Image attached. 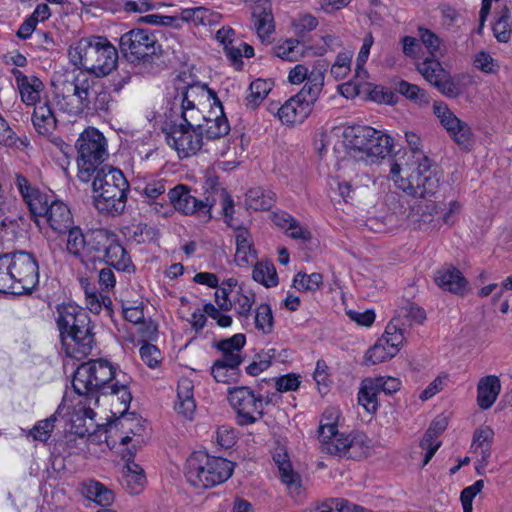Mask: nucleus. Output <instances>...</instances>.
Returning a JSON list of instances; mask_svg holds the SVG:
<instances>
[{"label": "nucleus", "mask_w": 512, "mask_h": 512, "mask_svg": "<svg viewBox=\"0 0 512 512\" xmlns=\"http://www.w3.org/2000/svg\"><path fill=\"white\" fill-rule=\"evenodd\" d=\"M128 383L124 372L102 358L81 364L72 380L73 389L79 397L96 406L100 395L110 396L119 404V413L125 412L132 400Z\"/></svg>", "instance_id": "1"}, {"label": "nucleus", "mask_w": 512, "mask_h": 512, "mask_svg": "<svg viewBox=\"0 0 512 512\" xmlns=\"http://www.w3.org/2000/svg\"><path fill=\"white\" fill-rule=\"evenodd\" d=\"M181 118L183 123L173 124L165 132L167 144L174 149L179 158L196 155L206 145L200 132L203 106L211 94L205 85H191L181 92Z\"/></svg>", "instance_id": "2"}, {"label": "nucleus", "mask_w": 512, "mask_h": 512, "mask_svg": "<svg viewBox=\"0 0 512 512\" xmlns=\"http://www.w3.org/2000/svg\"><path fill=\"white\" fill-rule=\"evenodd\" d=\"M341 146L345 155L340 159V168L347 169L354 162L374 163L385 158L393 147V139L369 126H349L343 129Z\"/></svg>", "instance_id": "3"}, {"label": "nucleus", "mask_w": 512, "mask_h": 512, "mask_svg": "<svg viewBox=\"0 0 512 512\" xmlns=\"http://www.w3.org/2000/svg\"><path fill=\"white\" fill-rule=\"evenodd\" d=\"M56 313L66 354L78 360L90 355L96 343L88 313L74 303L58 305Z\"/></svg>", "instance_id": "4"}, {"label": "nucleus", "mask_w": 512, "mask_h": 512, "mask_svg": "<svg viewBox=\"0 0 512 512\" xmlns=\"http://www.w3.org/2000/svg\"><path fill=\"white\" fill-rule=\"evenodd\" d=\"M71 63L81 72L96 77L110 74L117 66V49L105 37L91 36L80 39L68 52Z\"/></svg>", "instance_id": "5"}, {"label": "nucleus", "mask_w": 512, "mask_h": 512, "mask_svg": "<svg viewBox=\"0 0 512 512\" xmlns=\"http://www.w3.org/2000/svg\"><path fill=\"white\" fill-rule=\"evenodd\" d=\"M92 191L94 205L100 213L118 216L124 212L129 183L120 169L103 165L95 170Z\"/></svg>", "instance_id": "6"}, {"label": "nucleus", "mask_w": 512, "mask_h": 512, "mask_svg": "<svg viewBox=\"0 0 512 512\" xmlns=\"http://www.w3.org/2000/svg\"><path fill=\"white\" fill-rule=\"evenodd\" d=\"M420 161H410L403 168L399 163L390 162V177L408 195L425 198L434 195L439 188V178L430 159L425 155H418Z\"/></svg>", "instance_id": "7"}, {"label": "nucleus", "mask_w": 512, "mask_h": 512, "mask_svg": "<svg viewBox=\"0 0 512 512\" xmlns=\"http://www.w3.org/2000/svg\"><path fill=\"white\" fill-rule=\"evenodd\" d=\"M233 470L231 461L195 451L186 460L185 477L192 486L207 489L227 481Z\"/></svg>", "instance_id": "8"}, {"label": "nucleus", "mask_w": 512, "mask_h": 512, "mask_svg": "<svg viewBox=\"0 0 512 512\" xmlns=\"http://www.w3.org/2000/svg\"><path fill=\"white\" fill-rule=\"evenodd\" d=\"M78 178L89 182L95 170L108 158L107 140L95 128L85 129L76 142Z\"/></svg>", "instance_id": "9"}, {"label": "nucleus", "mask_w": 512, "mask_h": 512, "mask_svg": "<svg viewBox=\"0 0 512 512\" xmlns=\"http://www.w3.org/2000/svg\"><path fill=\"white\" fill-rule=\"evenodd\" d=\"M228 400L237 414V422L240 425H251L260 420L264 415V406L269 400H264L262 395L256 394L251 388L240 386L229 389Z\"/></svg>", "instance_id": "10"}, {"label": "nucleus", "mask_w": 512, "mask_h": 512, "mask_svg": "<svg viewBox=\"0 0 512 512\" xmlns=\"http://www.w3.org/2000/svg\"><path fill=\"white\" fill-rule=\"evenodd\" d=\"M154 34L145 29H133L124 33L120 38V49L132 63L148 62L156 51Z\"/></svg>", "instance_id": "11"}, {"label": "nucleus", "mask_w": 512, "mask_h": 512, "mask_svg": "<svg viewBox=\"0 0 512 512\" xmlns=\"http://www.w3.org/2000/svg\"><path fill=\"white\" fill-rule=\"evenodd\" d=\"M398 322L390 321L384 334L370 347L364 356V362L375 365L395 357L402 348L405 335L399 332Z\"/></svg>", "instance_id": "12"}, {"label": "nucleus", "mask_w": 512, "mask_h": 512, "mask_svg": "<svg viewBox=\"0 0 512 512\" xmlns=\"http://www.w3.org/2000/svg\"><path fill=\"white\" fill-rule=\"evenodd\" d=\"M210 99L203 106V118L201 119L200 132L204 135L205 142L226 136L230 131V125L224 114L223 106L216 93L208 88Z\"/></svg>", "instance_id": "13"}, {"label": "nucleus", "mask_w": 512, "mask_h": 512, "mask_svg": "<svg viewBox=\"0 0 512 512\" xmlns=\"http://www.w3.org/2000/svg\"><path fill=\"white\" fill-rule=\"evenodd\" d=\"M319 440L323 453L351 459L361 457L365 454L364 448L368 447L364 446L363 437L351 438L349 435L339 432V430L324 431Z\"/></svg>", "instance_id": "14"}, {"label": "nucleus", "mask_w": 512, "mask_h": 512, "mask_svg": "<svg viewBox=\"0 0 512 512\" xmlns=\"http://www.w3.org/2000/svg\"><path fill=\"white\" fill-rule=\"evenodd\" d=\"M219 197L221 199L222 212L225 218V222L229 226L237 229V233L235 236V261L240 266L248 265L252 263L256 258L255 251L252 249L251 235L247 229L240 228L234 223V219L232 216L234 212L233 200L227 194V192L225 190H221L219 193Z\"/></svg>", "instance_id": "15"}, {"label": "nucleus", "mask_w": 512, "mask_h": 512, "mask_svg": "<svg viewBox=\"0 0 512 512\" xmlns=\"http://www.w3.org/2000/svg\"><path fill=\"white\" fill-rule=\"evenodd\" d=\"M433 113L447 131L451 139L463 150H469L474 143L471 127L460 120L444 102L433 104Z\"/></svg>", "instance_id": "16"}, {"label": "nucleus", "mask_w": 512, "mask_h": 512, "mask_svg": "<svg viewBox=\"0 0 512 512\" xmlns=\"http://www.w3.org/2000/svg\"><path fill=\"white\" fill-rule=\"evenodd\" d=\"M440 58L428 56L417 62L416 69L439 92L448 97H457L460 94V88L442 66Z\"/></svg>", "instance_id": "17"}, {"label": "nucleus", "mask_w": 512, "mask_h": 512, "mask_svg": "<svg viewBox=\"0 0 512 512\" xmlns=\"http://www.w3.org/2000/svg\"><path fill=\"white\" fill-rule=\"evenodd\" d=\"M168 198L173 212L178 211L184 215H197L204 221L211 218L210 210L214 205L207 198L205 201L197 199L191 194L190 189L183 184L176 185L168 192Z\"/></svg>", "instance_id": "18"}, {"label": "nucleus", "mask_w": 512, "mask_h": 512, "mask_svg": "<svg viewBox=\"0 0 512 512\" xmlns=\"http://www.w3.org/2000/svg\"><path fill=\"white\" fill-rule=\"evenodd\" d=\"M90 77L85 72H68L55 77L53 85L59 95L66 100L67 112L74 110L76 103L85 92Z\"/></svg>", "instance_id": "19"}, {"label": "nucleus", "mask_w": 512, "mask_h": 512, "mask_svg": "<svg viewBox=\"0 0 512 512\" xmlns=\"http://www.w3.org/2000/svg\"><path fill=\"white\" fill-rule=\"evenodd\" d=\"M8 264L16 284L20 285L19 291L31 290L38 283V264L32 254L17 252L11 257L8 256Z\"/></svg>", "instance_id": "20"}, {"label": "nucleus", "mask_w": 512, "mask_h": 512, "mask_svg": "<svg viewBox=\"0 0 512 512\" xmlns=\"http://www.w3.org/2000/svg\"><path fill=\"white\" fill-rule=\"evenodd\" d=\"M15 185L34 217H43L47 213L50 204L56 200L54 194L40 191L38 188L31 186L28 179L23 175H16Z\"/></svg>", "instance_id": "21"}, {"label": "nucleus", "mask_w": 512, "mask_h": 512, "mask_svg": "<svg viewBox=\"0 0 512 512\" xmlns=\"http://www.w3.org/2000/svg\"><path fill=\"white\" fill-rule=\"evenodd\" d=\"M111 95L104 88L97 85V83L90 78L88 86L80 97L79 103H76L74 110H70L69 114L78 115L81 113L92 114L96 112H106L109 108Z\"/></svg>", "instance_id": "22"}, {"label": "nucleus", "mask_w": 512, "mask_h": 512, "mask_svg": "<svg viewBox=\"0 0 512 512\" xmlns=\"http://www.w3.org/2000/svg\"><path fill=\"white\" fill-rule=\"evenodd\" d=\"M92 404L93 402H89V400L81 397L75 404L74 413L71 418V431L79 437H84L95 431L96 413L91 407Z\"/></svg>", "instance_id": "23"}, {"label": "nucleus", "mask_w": 512, "mask_h": 512, "mask_svg": "<svg viewBox=\"0 0 512 512\" xmlns=\"http://www.w3.org/2000/svg\"><path fill=\"white\" fill-rule=\"evenodd\" d=\"M271 112L277 111L280 121L284 124L302 123L311 113L312 108L304 98L297 95L288 99L281 107L271 106Z\"/></svg>", "instance_id": "24"}, {"label": "nucleus", "mask_w": 512, "mask_h": 512, "mask_svg": "<svg viewBox=\"0 0 512 512\" xmlns=\"http://www.w3.org/2000/svg\"><path fill=\"white\" fill-rule=\"evenodd\" d=\"M434 281L438 287L454 294H464L467 288V280L462 272L452 265H446L438 269L434 275Z\"/></svg>", "instance_id": "25"}, {"label": "nucleus", "mask_w": 512, "mask_h": 512, "mask_svg": "<svg viewBox=\"0 0 512 512\" xmlns=\"http://www.w3.org/2000/svg\"><path fill=\"white\" fill-rule=\"evenodd\" d=\"M43 218L46 220L49 227L59 234L65 233L69 228L74 226L70 209L64 202L57 199L50 204Z\"/></svg>", "instance_id": "26"}, {"label": "nucleus", "mask_w": 512, "mask_h": 512, "mask_svg": "<svg viewBox=\"0 0 512 512\" xmlns=\"http://www.w3.org/2000/svg\"><path fill=\"white\" fill-rule=\"evenodd\" d=\"M81 495L89 502L95 505H113L115 501L114 492L103 483L86 479L79 485Z\"/></svg>", "instance_id": "27"}, {"label": "nucleus", "mask_w": 512, "mask_h": 512, "mask_svg": "<svg viewBox=\"0 0 512 512\" xmlns=\"http://www.w3.org/2000/svg\"><path fill=\"white\" fill-rule=\"evenodd\" d=\"M447 420L444 416L436 417L425 432L420 447L426 451L423 466L427 465L441 445L439 435L446 429Z\"/></svg>", "instance_id": "28"}, {"label": "nucleus", "mask_w": 512, "mask_h": 512, "mask_svg": "<svg viewBox=\"0 0 512 512\" xmlns=\"http://www.w3.org/2000/svg\"><path fill=\"white\" fill-rule=\"evenodd\" d=\"M135 453V444L131 448H127V455L133 456ZM146 478L143 469L130 458H127L123 470L122 484L131 494H138L144 487Z\"/></svg>", "instance_id": "29"}, {"label": "nucleus", "mask_w": 512, "mask_h": 512, "mask_svg": "<svg viewBox=\"0 0 512 512\" xmlns=\"http://www.w3.org/2000/svg\"><path fill=\"white\" fill-rule=\"evenodd\" d=\"M314 47H308L300 40L289 38L280 40L272 48V54L282 60L296 62L306 57Z\"/></svg>", "instance_id": "30"}, {"label": "nucleus", "mask_w": 512, "mask_h": 512, "mask_svg": "<svg viewBox=\"0 0 512 512\" xmlns=\"http://www.w3.org/2000/svg\"><path fill=\"white\" fill-rule=\"evenodd\" d=\"M193 390L194 385L190 379L181 378L178 381L175 410L178 414L189 420L192 419L196 410Z\"/></svg>", "instance_id": "31"}, {"label": "nucleus", "mask_w": 512, "mask_h": 512, "mask_svg": "<svg viewBox=\"0 0 512 512\" xmlns=\"http://www.w3.org/2000/svg\"><path fill=\"white\" fill-rule=\"evenodd\" d=\"M13 74L16 78L21 99L26 105H33L35 107L39 102H43L40 98L43 83L38 78H28L19 70H14Z\"/></svg>", "instance_id": "32"}, {"label": "nucleus", "mask_w": 512, "mask_h": 512, "mask_svg": "<svg viewBox=\"0 0 512 512\" xmlns=\"http://www.w3.org/2000/svg\"><path fill=\"white\" fill-rule=\"evenodd\" d=\"M493 439L494 431L489 426H481L473 434L471 449L479 457L481 467H485L488 464Z\"/></svg>", "instance_id": "33"}, {"label": "nucleus", "mask_w": 512, "mask_h": 512, "mask_svg": "<svg viewBox=\"0 0 512 512\" xmlns=\"http://www.w3.org/2000/svg\"><path fill=\"white\" fill-rule=\"evenodd\" d=\"M246 343L244 334H235L230 338L224 339L217 344L221 352V360L226 361L228 366L239 365L243 361L242 350Z\"/></svg>", "instance_id": "34"}, {"label": "nucleus", "mask_w": 512, "mask_h": 512, "mask_svg": "<svg viewBox=\"0 0 512 512\" xmlns=\"http://www.w3.org/2000/svg\"><path fill=\"white\" fill-rule=\"evenodd\" d=\"M501 391V383L497 376H485L477 385V403L483 409H489L496 401Z\"/></svg>", "instance_id": "35"}, {"label": "nucleus", "mask_w": 512, "mask_h": 512, "mask_svg": "<svg viewBox=\"0 0 512 512\" xmlns=\"http://www.w3.org/2000/svg\"><path fill=\"white\" fill-rule=\"evenodd\" d=\"M406 218V210L400 203H395L393 212L386 214L382 220L378 217L369 218L367 225L376 232H391L402 226Z\"/></svg>", "instance_id": "36"}, {"label": "nucleus", "mask_w": 512, "mask_h": 512, "mask_svg": "<svg viewBox=\"0 0 512 512\" xmlns=\"http://www.w3.org/2000/svg\"><path fill=\"white\" fill-rule=\"evenodd\" d=\"M32 122L41 135H48L56 128L57 120L48 100L39 102L34 107Z\"/></svg>", "instance_id": "37"}, {"label": "nucleus", "mask_w": 512, "mask_h": 512, "mask_svg": "<svg viewBox=\"0 0 512 512\" xmlns=\"http://www.w3.org/2000/svg\"><path fill=\"white\" fill-rule=\"evenodd\" d=\"M425 319L426 313L421 307L413 303H407L396 311V315L391 321L397 320L399 332L405 335L407 328L413 324H422Z\"/></svg>", "instance_id": "38"}, {"label": "nucleus", "mask_w": 512, "mask_h": 512, "mask_svg": "<svg viewBox=\"0 0 512 512\" xmlns=\"http://www.w3.org/2000/svg\"><path fill=\"white\" fill-rule=\"evenodd\" d=\"M102 260H105L108 265L113 266L118 271H130V268H133V264L128 253L118 242L115 235L106 248V252Z\"/></svg>", "instance_id": "39"}, {"label": "nucleus", "mask_w": 512, "mask_h": 512, "mask_svg": "<svg viewBox=\"0 0 512 512\" xmlns=\"http://www.w3.org/2000/svg\"><path fill=\"white\" fill-rule=\"evenodd\" d=\"M68 232L66 241L67 253L79 260L81 263L87 265V239L88 236L84 235L79 227L72 226Z\"/></svg>", "instance_id": "40"}, {"label": "nucleus", "mask_w": 512, "mask_h": 512, "mask_svg": "<svg viewBox=\"0 0 512 512\" xmlns=\"http://www.w3.org/2000/svg\"><path fill=\"white\" fill-rule=\"evenodd\" d=\"M115 234L106 230H98L90 235L87 239V264L96 260H102L106 248L112 241Z\"/></svg>", "instance_id": "41"}, {"label": "nucleus", "mask_w": 512, "mask_h": 512, "mask_svg": "<svg viewBox=\"0 0 512 512\" xmlns=\"http://www.w3.org/2000/svg\"><path fill=\"white\" fill-rule=\"evenodd\" d=\"M324 79L325 75L321 69H313L309 74L306 84L296 95L304 98V101H307L308 105L312 108L323 90Z\"/></svg>", "instance_id": "42"}, {"label": "nucleus", "mask_w": 512, "mask_h": 512, "mask_svg": "<svg viewBox=\"0 0 512 512\" xmlns=\"http://www.w3.org/2000/svg\"><path fill=\"white\" fill-rule=\"evenodd\" d=\"M275 203V193L260 187L250 189L246 194V205L255 211L269 210Z\"/></svg>", "instance_id": "43"}, {"label": "nucleus", "mask_w": 512, "mask_h": 512, "mask_svg": "<svg viewBox=\"0 0 512 512\" xmlns=\"http://www.w3.org/2000/svg\"><path fill=\"white\" fill-rule=\"evenodd\" d=\"M107 434L106 442L112 449L117 448V446H127L128 443L134 441L133 436H135L131 428L126 429L124 421H118L110 425Z\"/></svg>", "instance_id": "44"}, {"label": "nucleus", "mask_w": 512, "mask_h": 512, "mask_svg": "<svg viewBox=\"0 0 512 512\" xmlns=\"http://www.w3.org/2000/svg\"><path fill=\"white\" fill-rule=\"evenodd\" d=\"M379 393L372 378H366L361 382V387L358 392V403L363 406L367 412L374 413L378 409L377 396Z\"/></svg>", "instance_id": "45"}, {"label": "nucleus", "mask_w": 512, "mask_h": 512, "mask_svg": "<svg viewBox=\"0 0 512 512\" xmlns=\"http://www.w3.org/2000/svg\"><path fill=\"white\" fill-rule=\"evenodd\" d=\"M223 50L226 57L237 70L241 69L243 66V57L250 58L254 56L253 47L241 39H237Z\"/></svg>", "instance_id": "46"}, {"label": "nucleus", "mask_w": 512, "mask_h": 512, "mask_svg": "<svg viewBox=\"0 0 512 512\" xmlns=\"http://www.w3.org/2000/svg\"><path fill=\"white\" fill-rule=\"evenodd\" d=\"M273 459L278 467L282 482L289 489H297L299 487V476L294 472L287 454L285 452H277L274 454Z\"/></svg>", "instance_id": "47"}, {"label": "nucleus", "mask_w": 512, "mask_h": 512, "mask_svg": "<svg viewBox=\"0 0 512 512\" xmlns=\"http://www.w3.org/2000/svg\"><path fill=\"white\" fill-rule=\"evenodd\" d=\"M254 303L255 295L249 290L238 288L232 295V308L235 309L239 317L243 320L249 319Z\"/></svg>", "instance_id": "48"}, {"label": "nucleus", "mask_w": 512, "mask_h": 512, "mask_svg": "<svg viewBox=\"0 0 512 512\" xmlns=\"http://www.w3.org/2000/svg\"><path fill=\"white\" fill-rule=\"evenodd\" d=\"M272 89V82L264 79H256L249 86L246 96V106L255 109L267 97Z\"/></svg>", "instance_id": "49"}, {"label": "nucleus", "mask_w": 512, "mask_h": 512, "mask_svg": "<svg viewBox=\"0 0 512 512\" xmlns=\"http://www.w3.org/2000/svg\"><path fill=\"white\" fill-rule=\"evenodd\" d=\"M252 277L265 287H273L278 284L276 269L270 262H258L254 266Z\"/></svg>", "instance_id": "50"}, {"label": "nucleus", "mask_w": 512, "mask_h": 512, "mask_svg": "<svg viewBox=\"0 0 512 512\" xmlns=\"http://www.w3.org/2000/svg\"><path fill=\"white\" fill-rule=\"evenodd\" d=\"M364 508L342 498H330L318 505L313 512H364Z\"/></svg>", "instance_id": "51"}, {"label": "nucleus", "mask_w": 512, "mask_h": 512, "mask_svg": "<svg viewBox=\"0 0 512 512\" xmlns=\"http://www.w3.org/2000/svg\"><path fill=\"white\" fill-rule=\"evenodd\" d=\"M254 324L255 328L265 335L270 334L273 331L274 318L270 305L267 303H261L256 307Z\"/></svg>", "instance_id": "52"}, {"label": "nucleus", "mask_w": 512, "mask_h": 512, "mask_svg": "<svg viewBox=\"0 0 512 512\" xmlns=\"http://www.w3.org/2000/svg\"><path fill=\"white\" fill-rule=\"evenodd\" d=\"M418 37L422 44L428 50L429 56L443 57L444 51L441 50V39L433 31L425 27H418Z\"/></svg>", "instance_id": "53"}, {"label": "nucleus", "mask_w": 512, "mask_h": 512, "mask_svg": "<svg viewBox=\"0 0 512 512\" xmlns=\"http://www.w3.org/2000/svg\"><path fill=\"white\" fill-rule=\"evenodd\" d=\"M0 293H20L8 264V255L0 257Z\"/></svg>", "instance_id": "54"}, {"label": "nucleus", "mask_w": 512, "mask_h": 512, "mask_svg": "<svg viewBox=\"0 0 512 512\" xmlns=\"http://www.w3.org/2000/svg\"><path fill=\"white\" fill-rule=\"evenodd\" d=\"M493 33L499 42L506 43L510 40L512 33V20L510 11L504 8L501 15L493 25Z\"/></svg>", "instance_id": "55"}, {"label": "nucleus", "mask_w": 512, "mask_h": 512, "mask_svg": "<svg viewBox=\"0 0 512 512\" xmlns=\"http://www.w3.org/2000/svg\"><path fill=\"white\" fill-rule=\"evenodd\" d=\"M239 365L228 366L226 361L217 359L211 367V374L217 382L230 383L237 377Z\"/></svg>", "instance_id": "56"}, {"label": "nucleus", "mask_w": 512, "mask_h": 512, "mask_svg": "<svg viewBox=\"0 0 512 512\" xmlns=\"http://www.w3.org/2000/svg\"><path fill=\"white\" fill-rule=\"evenodd\" d=\"M56 421L57 416L53 414L47 419L37 422L34 427L28 431V435L36 441L46 442L55 428Z\"/></svg>", "instance_id": "57"}, {"label": "nucleus", "mask_w": 512, "mask_h": 512, "mask_svg": "<svg viewBox=\"0 0 512 512\" xmlns=\"http://www.w3.org/2000/svg\"><path fill=\"white\" fill-rule=\"evenodd\" d=\"M323 277L320 273L310 275L298 273L293 280L294 287L299 291H316L322 284Z\"/></svg>", "instance_id": "58"}, {"label": "nucleus", "mask_w": 512, "mask_h": 512, "mask_svg": "<svg viewBox=\"0 0 512 512\" xmlns=\"http://www.w3.org/2000/svg\"><path fill=\"white\" fill-rule=\"evenodd\" d=\"M352 57L353 53L351 51L340 52L337 55L330 70L331 75L336 80H342L349 74L351 70Z\"/></svg>", "instance_id": "59"}, {"label": "nucleus", "mask_w": 512, "mask_h": 512, "mask_svg": "<svg viewBox=\"0 0 512 512\" xmlns=\"http://www.w3.org/2000/svg\"><path fill=\"white\" fill-rule=\"evenodd\" d=\"M158 236V230L145 223H138L130 228V238L138 243H149Z\"/></svg>", "instance_id": "60"}, {"label": "nucleus", "mask_w": 512, "mask_h": 512, "mask_svg": "<svg viewBox=\"0 0 512 512\" xmlns=\"http://www.w3.org/2000/svg\"><path fill=\"white\" fill-rule=\"evenodd\" d=\"M397 90L400 94L416 103L422 104L428 102L426 91L415 84L402 80L398 83Z\"/></svg>", "instance_id": "61"}, {"label": "nucleus", "mask_w": 512, "mask_h": 512, "mask_svg": "<svg viewBox=\"0 0 512 512\" xmlns=\"http://www.w3.org/2000/svg\"><path fill=\"white\" fill-rule=\"evenodd\" d=\"M318 20L311 14H299L292 20V28L297 37H303L306 33L314 30Z\"/></svg>", "instance_id": "62"}, {"label": "nucleus", "mask_w": 512, "mask_h": 512, "mask_svg": "<svg viewBox=\"0 0 512 512\" xmlns=\"http://www.w3.org/2000/svg\"><path fill=\"white\" fill-rule=\"evenodd\" d=\"M473 65L477 70L486 74L496 73L499 69L497 61L485 51H480L475 54Z\"/></svg>", "instance_id": "63"}, {"label": "nucleus", "mask_w": 512, "mask_h": 512, "mask_svg": "<svg viewBox=\"0 0 512 512\" xmlns=\"http://www.w3.org/2000/svg\"><path fill=\"white\" fill-rule=\"evenodd\" d=\"M483 488L484 480L480 479L462 490L460 500L462 503L463 512L473 511V499L482 491Z\"/></svg>", "instance_id": "64"}]
</instances>
